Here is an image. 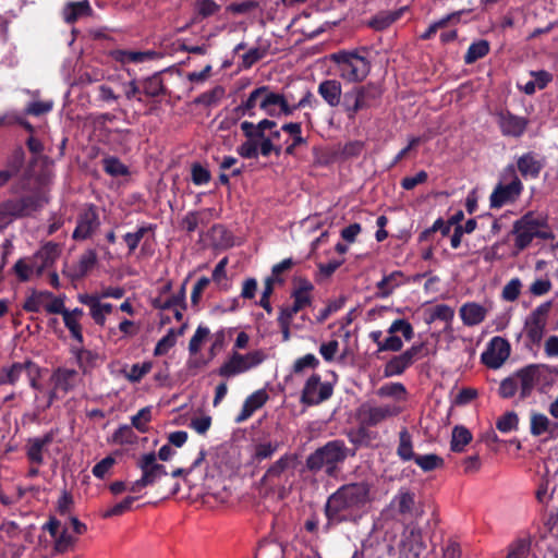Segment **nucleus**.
Returning <instances> with one entry per match:
<instances>
[{
  "label": "nucleus",
  "mask_w": 558,
  "mask_h": 558,
  "mask_svg": "<svg viewBox=\"0 0 558 558\" xmlns=\"http://www.w3.org/2000/svg\"><path fill=\"white\" fill-rule=\"evenodd\" d=\"M468 11H457V12H453V13H450L448 15H446L445 17L440 19L439 21L437 22H434L433 24L429 25V27L421 35V38L422 39H429L432 38L436 32L439 29V28H442L445 26H447L448 24L450 23H458L460 21V16L464 13H466Z\"/></svg>",
  "instance_id": "obj_43"
},
{
  "label": "nucleus",
  "mask_w": 558,
  "mask_h": 558,
  "mask_svg": "<svg viewBox=\"0 0 558 558\" xmlns=\"http://www.w3.org/2000/svg\"><path fill=\"white\" fill-rule=\"evenodd\" d=\"M136 439L137 436L129 425L120 426L113 434V440L120 445H131L134 444Z\"/></svg>",
  "instance_id": "obj_60"
},
{
  "label": "nucleus",
  "mask_w": 558,
  "mask_h": 558,
  "mask_svg": "<svg viewBox=\"0 0 558 558\" xmlns=\"http://www.w3.org/2000/svg\"><path fill=\"white\" fill-rule=\"evenodd\" d=\"M369 490H335L328 498L325 512L328 519L342 521L348 514L362 509L368 501Z\"/></svg>",
  "instance_id": "obj_3"
},
{
  "label": "nucleus",
  "mask_w": 558,
  "mask_h": 558,
  "mask_svg": "<svg viewBox=\"0 0 558 558\" xmlns=\"http://www.w3.org/2000/svg\"><path fill=\"white\" fill-rule=\"evenodd\" d=\"M380 94V89L374 84L354 86L343 94L340 105L348 119L354 120L356 114L369 108Z\"/></svg>",
  "instance_id": "obj_6"
},
{
  "label": "nucleus",
  "mask_w": 558,
  "mask_h": 558,
  "mask_svg": "<svg viewBox=\"0 0 558 558\" xmlns=\"http://www.w3.org/2000/svg\"><path fill=\"white\" fill-rule=\"evenodd\" d=\"M185 289L186 281L182 283L180 290L174 295L163 296L162 294H159L151 301V304L158 310H171L177 306H181L185 302Z\"/></svg>",
  "instance_id": "obj_37"
},
{
  "label": "nucleus",
  "mask_w": 558,
  "mask_h": 558,
  "mask_svg": "<svg viewBox=\"0 0 558 558\" xmlns=\"http://www.w3.org/2000/svg\"><path fill=\"white\" fill-rule=\"evenodd\" d=\"M53 389L50 392L48 405H50L59 392L63 395L73 390L80 383V375L75 369L59 367L51 376Z\"/></svg>",
  "instance_id": "obj_18"
},
{
  "label": "nucleus",
  "mask_w": 558,
  "mask_h": 558,
  "mask_svg": "<svg viewBox=\"0 0 558 558\" xmlns=\"http://www.w3.org/2000/svg\"><path fill=\"white\" fill-rule=\"evenodd\" d=\"M46 267L34 254L31 257L20 258L13 266V271L20 281L25 282L32 279L34 275L41 276Z\"/></svg>",
  "instance_id": "obj_24"
},
{
  "label": "nucleus",
  "mask_w": 558,
  "mask_h": 558,
  "mask_svg": "<svg viewBox=\"0 0 558 558\" xmlns=\"http://www.w3.org/2000/svg\"><path fill=\"white\" fill-rule=\"evenodd\" d=\"M92 9L87 0L80 2L69 3L64 10L63 15L66 23H74L83 16L89 15Z\"/></svg>",
  "instance_id": "obj_40"
},
{
  "label": "nucleus",
  "mask_w": 558,
  "mask_h": 558,
  "mask_svg": "<svg viewBox=\"0 0 558 558\" xmlns=\"http://www.w3.org/2000/svg\"><path fill=\"white\" fill-rule=\"evenodd\" d=\"M104 170L112 177H122L129 173L128 167L116 157H106L102 160Z\"/></svg>",
  "instance_id": "obj_52"
},
{
  "label": "nucleus",
  "mask_w": 558,
  "mask_h": 558,
  "mask_svg": "<svg viewBox=\"0 0 558 558\" xmlns=\"http://www.w3.org/2000/svg\"><path fill=\"white\" fill-rule=\"evenodd\" d=\"M531 550V541L529 538H519L509 546L506 558H526Z\"/></svg>",
  "instance_id": "obj_51"
},
{
  "label": "nucleus",
  "mask_w": 558,
  "mask_h": 558,
  "mask_svg": "<svg viewBox=\"0 0 558 558\" xmlns=\"http://www.w3.org/2000/svg\"><path fill=\"white\" fill-rule=\"evenodd\" d=\"M551 305L550 301L544 302L536 306L525 318L524 332L533 345H539L545 336Z\"/></svg>",
  "instance_id": "obj_11"
},
{
  "label": "nucleus",
  "mask_w": 558,
  "mask_h": 558,
  "mask_svg": "<svg viewBox=\"0 0 558 558\" xmlns=\"http://www.w3.org/2000/svg\"><path fill=\"white\" fill-rule=\"evenodd\" d=\"M175 335L173 329H170L156 344L154 354L156 356L165 355L175 344Z\"/></svg>",
  "instance_id": "obj_63"
},
{
  "label": "nucleus",
  "mask_w": 558,
  "mask_h": 558,
  "mask_svg": "<svg viewBox=\"0 0 558 558\" xmlns=\"http://www.w3.org/2000/svg\"><path fill=\"white\" fill-rule=\"evenodd\" d=\"M317 93L324 101L332 108L340 106L343 97L341 83L335 78L320 82L317 87Z\"/></svg>",
  "instance_id": "obj_27"
},
{
  "label": "nucleus",
  "mask_w": 558,
  "mask_h": 558,
  "mask_svg": "<svg viewBox=\"0 0 558 558\" xmlns=\"http://www.w3.org/2000/svg\"><path fill=\"white\" fill-rule=\"evenodd\" d=\"M519 418L517 413L507 412L502 416L498 418L496 422V427L501 433H509L515 430L518 428Z\"/></svg>",
  "instance_id": "obj_56"
},
{
  "label": "nucleus",
  "mask_w": 558,
  "mask_h": 558,
  "mask_svg": "<svg viewBox=\"0 0 558 558\" xmlns=\"http://www.w3.org/2000/svg\"><path fill=\"white\" fill-rule=\"evenodd\" d=\"M510 355V343L501 338L494 337L482 353L483 363L489 368H499Z\"/></svg>",
  "instance_id": "obj_16"
},
{
  "label": "nucleus",
  "mask_w": 558,
  "mask_h": 558,
  "mask_svg": "<svg viewBox=\"0 0 558 558\" xmlns=\"http://www.w3.org/2000/svg\"><path fill=\"white\" fill-rule=\"evenodd\" d=\"M399 17L397 12H380L368 21V26L375 31L388 28Z\"/></svg>",
  "instance_id": "obj_48"
},
{
  "label": "nucleus",
  "mask_w": 558,
  "mask_h": 558,
  "mask_svg": "<svg viewBox=\"0 0 558 558\" xmlns=\"http://www.w3.org/2000/svg\"><path fill=\"white\" fill-rule=\"evenodd\" d=\"M472 440V434L464 426H456L452 429L451 450L456 452L463 451L464 447Z\"/></svg>",
  "instance_id": "obj_44"
},
{
  "label": "nucleus",
  "mask_w": 558,
  "mask_h": 558,
  "mask_svg": "<svg viewBox=\"0 0 558 558\" xmlns=\"http://www.w3.org/2000/svg\"><path fill=\"white\" fill-rule=\"evenodd\" d=\"M368 337L376 343L377 353L385 351L399 352L403 348L402 338L405 341H411L414 338V328L407 319L398 318L388 327L386 338H383L381 330L371 331Z\"/></svg>",
  "instance_id": "obj_4"
},
{
  "label": "nucleus",
  "mask_w": 558,
  "mask_h": 558,
  "mask_svg": "<svg viewBox=\"0 0 558 558\" xmlns=\"http://www.w3.org/2000/svg\"><path fill=\"white\" fill-rule=\"evenodd\" d=\"M497 123L502 135L520 137L525 132L529 121L507 111L497 114Z\"/></svg>",
  "instance_id": "obj_21"
},
{
  "label": "nucleus",
  "mask_w": 558,
  "mask_h": 558,
  "mask_svg": "<svg viewBox=\"0 0 558 558\" xmlns=\"http://www.w3.org/2000/svg\"><path fill=\"white\" fill-rule=\"evenodd\" d=\"M51 441L52 436L50 434L29 439L27 442V457L31 462L41 464L44 460V450Z\"/></svg>",
  "instance_id": "obj_35"
},
{
  "label": "nucleus",
  "mask_w": 558,
  "mask_h": 558,
  "mask_svg": "<svg viewBox=\"0 0 558 558\" xmlns=\"http://www.w3.org/2000/svg\"><path fill=\"white\" fill-rule=\"evenodd\" d=\"M404 283V275L400 270H395L389 275L383 277L380 281L377 282L376 288V296L379 299H386L390 296L393 291Z\"/></svg>",
  "instance_id": "obj_31"
},
{
  "label": "nucleus",
  "mask_w": 558,
  "mask_h": 558,
  "mask_svg": "<svg viewBox=\"0 0 558 558\" xmlns=\"http://www.w3.org/2000/svg\"><path fill=\"white\" fill-rule=\"evenodd\" d=\"M260 109L268 116L283 114V98L280 93L272 90L266 86V92L260 102Z\"/></svg>",
  "instance_id": "obj_32"
},
{
  "label": "nucleus",
  "mask_w": 558,
  "mask_h": 558,
  "mask_svg": "<svg viewBox=\"0 0 558 558\" xmlns=\"http://www.w3.org/2000/svg\"><path fill=\"white\" fill-rule=\"evenodd\" d=\"M424 348V343H415L398 355H393L384 366V376L393 377L403 374L411 367Z\"/></svg>",
  "instance_id": "obj_12"
},
{
  "label": "nucleus",
  "mask_w": 558,
  "mask_h": 558,
  "mask_svg": "<svg viewBox=\"0 0 558 558\" xmlns=\"http://www.w3.org/2000/svg\"><path fill=\"white\" fill-rule=\"evenodd\" d=\"M171 499L186 502L196 508L215 509L219 506L234 507L239 504H248L252 499L250 493L242 490H171Z\"/></svg>",
  "instance_id": "obj_1"
},
{
  "label": "nucleus",
  "mask_w": 558,
  "mask_h": 558,
  "mask_svg": "<svg viewBox=\"0 0 558 558\" xmlns=\"http://www.w3.org/2000/svg\"><path fill=\"white\" fill-rule=\"evenodd\" d=\"M52 298V293L49 291H33L29 296L25 300L23 308L29 313H39L46 311L49 299Z\"/></svg>",
  "instance_id": "obj_39"
},
{
  "label": "nucleus",
  "mask_w": 558,
  "mask_h": 558,
  "mask_svg": "<svg viewBox=\"0 0 558 558\" xmlns=\"http://www.w3.org/2000/svg\"><path fill=\"white\" fill-rule=\"evenodd\" d=\"M63 322L65 327L69 329L72 338L76 340L80 344L83 343V332H82V326L80 324L78 318H74L70 315L69 310H66L63 314Z\"/></svg>",
  "instance_id": "obj_53"
},
{
  "label": "nucleus",
  "mask_w": 558,
  "mask_h": 558,
  "mask_svg": "<svg viewBox=\"0 0 558 558\" xmlns=\"http://www.w3.org/2000/svg\"><path fill=\"white\" fill-rule=\"evenodd\" d=\"M99 226L100 220L96 207L88 206L80 214L77 218V223L73 231V239L86 240L94 234Z\"/></svg>",
  "instance_id": "obj_20"
},
{
  "label": "nucleus",
  "mask_w": 558,
  "mask_h": 558,
  "mask_svg": "<svg viewBox=\"0 0 558 558\" xmlns=\"http://www.w3.org/2000/svg\"><path fill=\"white\" fill-rule=\"evenodd\" d=\"M78 301L89 307V314L94 319L95 324L104 326L106 323V316L113 311L111 303L100 302L97 295L93 294H80Z\"/></svg>",
  "instance_id": "obj_22"
},
{
  "label": "nucleus",
  "mask_w": 558,
  "mask_h": 558,
  "mask_svg": "<svg viewBox=\"0 0 558 558\" xmlns=\"http://www.w3.org/2000/svg\"><path fill=\"white\" fill-rule=\"evenodd\" d=\"M488 308L476 302L464 303L459 311L460 317L465 326H476L483 323L487 316Z\"/></svg>",
  "instance_id": "obj_29"
},
{
  "label": "nucleus",
  "mask_w": 558,
  "mask_h": 558,
  "mask_svg": "<svg viewBox=\"0 0 558 558\" xmlns=\"http://www.w3.org/2000/svg\"><path fill=\"white\" fill-rule=\"evenodd\" d=\"M138 466L142 470V476L137 483L142 486H150L158 483V480L167 475L162 464L157 463L154 452L146 453L138 460Z\"/></svg>",
  "instance_id": "obj_17"
},
{
  "label": "nucleus",
  "mask_w": 558,
  "mask_h": 558,
  "mask_svg": "<svg viewBox=\"0 0 558 558\" xmlns=\"http://www.w3.org/2000/svg\"><path fill=\"white\" fill-rule=\"evenodd\" d=\"M489 52V43L487 40L481 39L470 45L465 56L464 62L466 64H472L478 59L484 58Z\"/></svg>",
  "instance_id": "obj_47"
},
{
  "label": "nucleus",
  "mask_w": 558,
  "mask_h": 558,
  "mask_svg": "<svg viewBox=\"0 0 558 558\" xmlns=\"http://www.w3.org/2000/svg\"><path fill=\"white\" fill-rule=\"evenodd\" d=\"M209 328L204 326L197 327L189 343V350L192 354H196L201 350L203 342L209 336Z\"/></svg>",
  "instance_id": "obj_59"
},
{
  "label": "nucleus",
  "mask_w": 558,
  "mask_h": 558,
  "mask_svg": "<svg viewBox=\"0 0 558 558\" xmlns=\"http://www.w3.org/2000/svg\"><path fill=\"white\" fill-rule=\"evenodd\" d=\"M143 93L148 97H157L163 94V85L157 75L150 76L143 82Z\"/></svg>",
  "instance_id": "obj_57"
},
{
  "label": "nucleus",
  "mask_w": 558,
  "mask_h": 558,
  "mask_svg": "<svg viewBox=\"0 0 558 558\" xmlns=\"http://www.w3.org/2000/svg\"><path fill=\"white\" fill-rule=\"evenodd\" d=\"M113 58L123 64L125 63H143L158 57L154 50L147 51H131V50H116L112 53Z\"/></svg>",
  "instance_id": "obj_33"
},
{
  "label": "nucleus",
  "mask_w": 558,
  "mask_h": 558,
  "mask_svg": "<svg viewBox=\"0 0 558 558\" xmlns=\"http://www.w3.org/2000/svg\"><path fill=\"white\" fill-rule=\"evenodd\" d=\"M392 506L401 513L418 518L423 514V508L413 490L401 492L392 501Z\"/></svg>",
  "instance_id": "obj_25"
},
{
  "label": "nucleus",
  "mask_w": 558,
  "mask_h": 558,
  "mask_svg": "<svg viewBox=\"0 0 558 558\" xmlns=\"http://www.w3.org/2000/svg\"><path fill=\"white\" fill-rule=\"evenodd\" d=\"M153 230L150 225H144L137 228L134 232H128L123 235V240L129 248L130 253H133L138 246L143 238Z\"/></svg>",
  "instance_id": "obj_49"
},
{
  "label": "nucleus",
  "mask_w": 558,
  "mask_h": 558,
  "mask_svg": "<svg viewBox=\"0 0 558 558\" xmlns=\"http://www.w3.org/2000/svg\"><path fill=\"white\" fill-rule=\"evenodd\" d=\"M542 168V161L533 153H526L518 159V169L525 178H537Z\"/></svg>",
  "instance_id": "obj_34"
},
{
  "label": "nucleus",
  "mask_w": 558,
  "mask_h": 558,
  "mask_svg": "<svg viewBox=\"0 0 558 558\" xmlns=\"http://www.w3.org/2000/svg\"><path fill=\"white\" fill-rule=\"evenodd\" d=\"M279 448V442H260L255 446L254 458L258 461L270 458Z\"/></svg>",
  "instance_id": "obj_62"
},
{
  "label": "nucleus",
  "mask_w": 558,
  "mask_h": 558,
  "mask_svg": "<svg viewBox=\"0 0 558 558\" xmlns=\"http://www.w3.org/2000/svg\"><path fill=\"white\" fill-rule=\"evenodd\" d=\"M131 494L125 496L122 500L117 501L102 512V518H112L122 515L131 510L137 509V502L145 498V495H140L141 490H130Z\"/></svg>",
  "instance_id": "obj_26"
},
{
  "label": "nucleus",
  "mask_w": 558,
  "mask_h": 558,
  "mask_svg": "<svg viewBox=\"0 0 558 558\" xmlns=\"http://www.w3.org/2000/svg\"><path fill=\"white\" fill-rule=\"evenodd\" d=\"M37 201L33 196L9 198L0 203V232L7 229L15 219L36 210Z\"/></svg>",
  "instance_id": "obj_10"
},
{
  "label": "nucleus",
  "mask_w": 558,
  "mask_h": 558,
  "mask_svg": "<svg viewBox=\"0 0 558 558\" xmlns=\"http://www.w3.org/2000/svg\"><path fill=\"white\" fill-rule=\"evenodd\" d=\"M255 558H284V549L277 542H262L255 554Z\"/></svg>",
  "instance_id": "obj_46"
},
{
  "label": "nucleus",
  "mask_w": 558,
  "mask_h": 558,
  "mask_svg": "<svg viewBox=\"0 0 558 558\" xmlns=\"http://www.w3.org/2000/svg\"><path fill=\"white\" fill-rule=\"evenodd\" d=\"M549 372L550 367L546 364H531L518 371L514 377L519 384L521 397L530 396L541 377Z\"/></svg>",
  "instance_id": "obj_15"
},
{
  "label": "nucleus",
  "mask_w": 558,
  "mask_h": 558,
  "mask_svg": "<svg viewBox=\"0 0 558 558\" xmlns=\"http://www.w3.org/2000/svg\"><path fill=\"white\" fill-rule=\"evenodd\" d=\"M399 413L400 408L397 405L363 403L357 409L356 416L362 425L376 426L389 417L397 416Z\"/></svg>",
  "instance_id": "obj_13"
},
{
  "label": "nucleus",
  "mask_w": 558,
  "mask_h": 558,
  "mask_svg": "<svg viewBox=\"0 0 558 558\" xmlns=\"http://www.w3.org/2000/svg\"><path fill=\"white\" fill-rule=\"evenodd\" d=\"M71 352L74 355L76 363L81 371L83 372V374H87L92 369L97 367L101 360L98 352L85 349L82 345H73Z\"/></svg>",
  "instance_id": "obj_30"
},
{
  "label": "nucleus",
  "mask_w": 558,
  "mask_h": 558,
  "mask_svg": "<svg viewBox=\"0 0 558 558\" xmlns=\"http://www.w3.org/2000/svg\"><path fill=\"white\" fill-rule=\"evenodd\" d=\"M97 263V254L94 250H87L84 252L77 263V275H86Z\"/></svg>",
  "instance_id": "obj_54"
},
{
  "label": "nucleus",
  "mask_w": 558,
  "mask_h": 558,
  "mask_svg": "<svg viewBox=\"0 0 558 558\" xmlns=\"http://www.w3.org/2000/svg\"><path fill=\"white\" fill-rule=\"evenodd\" d=\"M514 245L519 250L527 247L534 238L554 239L548 228V218L543 213L529 211L513 223Z\"/></svg>",
  "instance_id": "obj_2"
},
{
  "label": "nucleus",
  "mask_w": 558,
  "mask_h": 558,
  "mask_svg": "<svg viewBox=\"0 0 558 558\" xmlns=\"http://www.w3.org/2000/svg\"><path fill=\"white\" fill-rule=\"evenodd\" d=\"M530 433L534 437L547 434L554 439L558 436V423L543 413L533 411L530 416Z\"/></svg>",
  "instance_id": "obj_23"
},
{
  "label": "nucleus",
  "mask_w": 558,
  "mask_h": 558,
  "mask_svg": "<svg viewBox=\"0 0 558 558\" xmlns=\"http://www.w3.org/2000/svg\"><path fill=\"white\" fill-rule=\"evenodd\" d=\"M61 253V247L59 244L54 242H48L43 245L36 253V258L41 262V264L47 268H49L56 259L59 257Z\"/></svg>",
  "instance_id": "obj_42"
},
{
  "label": "nucleus",
  "mask_w": 558,
  "mask_h": 558,
  "mask_svg": "<svg viewBox=\"0 0 558 558\" xmlns=\"http://www.w3.org/2000/svg\"><path fill=\"white\" fill-rule=\"evenodd\" d=\"M151 362L133 364L130 371L125 373V378L131 383H138L145 375H147L151 371Z\"/></svg>",
  "instance_id": "obj_55"
},
{
  "label": "nucleus",
  "mask_w": 558,
  "mask_h": 558,
  "mask_svg": "<svg viewBox=\"0 0 558 558\" xmlns=\"http://www.w3.org/2000/svg\"><path fill=\"white\" fill-rule=\"evenodd\" d=\"M397 452L403 461H410L415 458L412 437L407 428H402L399 433V446Z\"/></svg>",
  "instance_id": "obj_45"
},
{
  "label": "nucleus",
  "mask_w": 558,
  "mask_h": 558,
  "mask_svg": "<svg viewBox=\"0 0 558 558\" xmlns=\"http://www.w3.org/2000/svg\"><path fill=\"white\" fill-rule=\"evenodd\" d=\"M268 400V393L264 389L256 390L250 395L242 405V409L235 417L236 423H242L248 420L255 411L260 409Z\"/></svg>",
  "instance_id": "obj_28"
},
{
  "label": "nucleus",
  "mask_w": 558,
  "mask_h": 558,
  "mask_svg": "<svg viewBox=\"0 0 558 558\" xmlns=\"http://www.w3.org/2000/svg\"><path fill=\"white\" fill-rule=\"evenodd\" d=\"M280 95L283 98V116H292L301 108H316L318 106V100L307 88L301 93L299 98H296L289 88H283Z\"/></svg>",
  "instance_id": "obj_19"
},
{
  "label": "nucleus",
  "mask_w": 558,
  "mask_h": 558,
  "mask_svg": "<svg viewBox=\"0 0 558 558\" xmlns=\"http://www.w3.org/2000/svg\"><path fill=\"white\" fill-rule=\"evenodd\" d=\"M76 538L70 535L65 530L54 537V551L58 554L65 553L69 548L73 547Z\"/></svg>",
  "instance_id": "obj_64"
},
{
  "label": "nucleus",
  "mask_w": 558,
  "mask_h": 558,
  "mask_svg": "<svg viewBox=\"0 0 558 558\" xmlns=\"http://www.w3.org/2000/svg\"><path fill=\"white\" fill-rule=\"evenodd\" d=\"M522 283L519 278L511 279L502 289V299L508 302L515 301L521 292Z\"/></svg>",
  "instance_id": "obj_61"
},
{
  "label": "nucleus",
  "mask_w": 558,
  "mask_h": 558,
  "mask_svg": "<svg viewBox=\"0 0 558 558\" xmlns=\"http://www.w3.org/2000/svg\"><path fill=\"white\" fill-rule=\"evenodd\" d=\"M330 59L337 64L339 76L350 83L362 82L371 71L369 61L356 51H338Z\"/></svg>",
  "instance_id": "obj_5"
},
{
  "label": "nucleus",
  "mask_w": 558,
  "mask_h": 558,
  "mask_svg": "<svg viewBox=\"0 0 558 558\" xmlns=\"http://www.w3.org/2000/svg\"><path fill=\"white\" fill-rule=\"evenodd\" d=\"M265 359L266 354L262 350L251 351L246 354L232 351L228 360L218 368L217 373L225 378L235 377L257 367Z\"/></svg>",
  "instance_id": "obj_9"
},
{
  "label": "nucleus",
  "mask_w": 558,
  "mask_h": 558,
  "mask_svg": "<svg viewBox=\"0 0 558 558\" xmlns=\"http://www.w3.org/2000/svg\"><path fill=\"white\" fill-rule=\"evenodd\" d=\"M264 92H266V85L252 90L247 99L235 108L236 113L240 116H254V109L257 106L260 108Z\"/></svg>",
  "instance_id": "obj_38"
},
{
  "label": "nucleus",
  "mask_w": 558,
  "mask_h": 558,
  "mask_svg": "<svg viewBox=\"0 0 558 558\" xmlns=\"http://www.w3.org/2000/svg\"><path fill=\"white\" fill-rule=\"evenodd\" d=\"M34 368L33 362L14 363L9 367L0 369V386L1 385H15L20 377L24 374L25 369Z\"/></svg>",
  "instance_id": "obj_36"
},
{
  "label": "nucleus",
  "mask_w": 558,
  "mask_h": 558,
  "mask_svg": "<svg viewBox=\"0 0 558 558\" xmlns=\"http://www.w3.org/2000/svg\"><path fill=\"white\" fill-rule=\"evenodd\" d=\"M195 10L202 17H209L219 12L220 5L214 0H196Z\"/></svg>",
  "instance_id": "obj_58"
},
{
  "label": "nucleus",
  "mask_w": 558,
  "mask_h": 558,
  "mask_svg": "<svg viewBox=\"0 0 558 558\" xmlns=\"http://www.w3.org/2000/svg\"><path fill=\"white\" fill-rule=\"evenodd\" d=\"M531 75L533 78L521 86L526 95L534 94L536 89L545 88L551 81V74L544 70L531 72Z\"/></svg>",
  "instance_id": "obj_41"
},
{
  "label": "nucleus",
  "mask_w": 558,
  "mask_h": 558,
  "mask_svg": "<svg viewBox=\"0 0 558 558\" xmlns=\"http://www.w3.org/2000/svg\"><path fill=\"white\" fill-rule=\"evenodd\" d=\"M332 391L329 383H323L319 375L313 374L304 385L301 401L307 405H316L329 399Z\"/></svg>",
  "instance_id": "obj_14"
},
{
  "label": "nucleus",
  "mask_w": 558,
  "mask_h": 558,
  "mask_svg": "<svg viewBox=\"0 0 558 558\" xmlns=\"http://www.w3.org/2000/svg\"><path fill=\"white\" fill-rule=\"evenodd\" d=\"M150 421L151 407H145L131 417V427L136 428L140 433H146L148 430V423Z\"/></svg>",
  "instance_id": "obj_50"
},
{
  "label": "nucleus",
  "mask_w": 558,
  "mask_h": 558,
  "mask_svg": "<svg viewBox=\"0 0 558 558\" xmlns=\"http://www.w3.org/2000/svg\"><path fill=\"white\" fill-rule=\"evenodd\" d=\"M523 184L519 179L513 166H508L502 171L499 183L490 194L492 208H500L508 203H513L520 196Z\"/></svg>",
  "instance_id": "obj_8"
},
{
  "label": "nucleus",
  "mask_w": 558,
  "mask_h": 558,
  "mask_svg": "<svg viewBox=\"0 0 558 558\" xmlns=\"http://www.w3.org/2000/svg\"><path fill=\"white\" fill-rule=\"evenodd\" d=\"M348 456V448L342 440H331L325 446L315 450L308 456L306 465L310 470H319L327 468V472L331 474L338 463L344 461Z\"/></svg>",
  "instance_id": "obj_7"
}]
</instances>
